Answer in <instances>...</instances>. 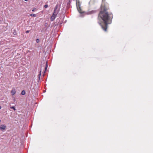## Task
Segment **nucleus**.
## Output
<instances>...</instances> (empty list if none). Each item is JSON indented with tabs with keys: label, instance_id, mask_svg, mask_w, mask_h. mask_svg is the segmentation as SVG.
<instances>
[{
	"label": "nucleus",
	"instance_id": "4468645a",
	"mask_svg": "<svg viewBox=\"0 0 153 153\" xmlns=\"http://www.w3.org/2000/svg\"><path fill=\"white\" fill-rule=\"evenodd\" d=\"M41 71H40V74H39V78H40V76H41Z\"/></svg>",
	"mask_w": 153,
	"mask_h": 153
},
{
	"label": "nucleus",
	"instance_id": "9b49d317",
	"mask_svg": "<svg viewBox=\"0 0 153 153\" xmlns=\"http://www.w3.org/2000/svg\"><path fill=\"white\" fill-rule=\"evenodd\" d=\"M48 5L47 4H45L44 5V7L45 8L48 7Z\"/></svg>",
	"mask_w": 153,
	"mask_h": 153
},
{
	"label": "nucleus",
	"instance_id": "f03ea898",
	"mask_svg": "<svg viewBox=\"0 0 153 153\" xmlns=\"http://www.w3.org/2000/svg\"><path fill=\"white\" fill-rule=\"evenodd\" d=\"M21 113L20 114V118L22 119L21 121V123H22L24 125H25L24 122L25 121V119L26 118V115H27V111L26 110V109L25 108L22 109L21 110V112H20Z\"/></svg>",
	"mask_w": 153,
	"mask_h": 153
},
{
	"label": "nucleus",
	"instance_id": "20e7f679",
	"mask_svg": "<svg viewBox=\"0 0 153 153\" xmlns=\"http://www.w3.org/2000/svg\"><path fill=\"white\" fill-rule=\"evenodd\" d=\"M76 5L77 7V10L80 13H82V12L81 11V9L80 7V5L79 3H77V2H76Z\"/></svg>",
	"mask_w": 153,
	"mask_h": 153
},
{
	"label": "nucleus",
	"instance_id": "f257e3e1",
	"mask_svg": "<svg viewBox=\"0 0 153 153\" xmlns=\"http://www.w3.org/2000/svg\"><path fill=\"white\" fill-rule=\"evenodd\" d=\"M107 9L105 6L102 5L101 6V10L99 14V18H100L103 21V25L101 23L98 22V23L100 25L101 27L105 31H106L108 25L111 23L113 18V15L112 14L109 13L107 11Z\"/></svg>",
	"mask_w": 153,
	"mask_h": 153
},
{
	"label": "nucleus",
	"instance_id": "aec40b11",
	"mask_svg": "<svg viewBox=\"0 0 153 153\" xmlns=\"http://www.w3.org/2000/svg\"><path fill=\"white\" fill-rule=\"evenodd\" d=\"M0 122H1V120H0Z\"/></svg>",
	"mask_w": 153,
	"mask_h": 153
},
{
	"label": "nucleus",
	"instance_id": "2eb2a0df",
	"mask_svg": "<svg viewBox=\"0 0 153 153\" xmlns=\"http://www.w3.org/2000/svg\"><path fill=\"white\" fill-rule=\"evenodd\" d=\"M29 32H30V31H29V30H27V31H26V33H29Z\"/></svg>",
	"mask_w": 153,
	"mask_h": 153
},
{
	"label": "nucleus",
	"instance_id": "423d86ee",
	"mask_svg": "<svg viewBox=\"0 0 153 153\" xmlns=\"http://www.w3.org/2000/svg\"><path fill=\"white\" fill-rule=\"evenodd\" d=\"M96 12V11L94 10H92L91 11H88L87 13V14H92Z\"/></svg>",
	"mask_w": 153,
	"mask_h": 153
},
{
	"label": "nucleus",
	"instance_id": "0eeeda50",
	"mask_svg": "<svg viewBox=\"0 0 153 153\" xmlns=\"http://www.w3.org/2000/svg\"><path fill=\"white\" fill-rule=\"evenodd\" d=\"M11 94L12 95H14L16 93V91L15 90H12L11 91Z\"/></svg>",
	"mask_w": 153,
	"mask_h": 153
},
{
	"label": "nucleus",
	"instance_id": "1a4fd4ad",
	"mask_svg": "<svg viewBox=\"0 0 153 153\" xmlns=\"http://www.w3.org/2000/svg\"><path fill=\"white\" fill-rule=\"evenodd\" d=\"M21 94L22 95H25V91L24 90H23L22 91Z\"/></svg>",
	"mask_w": 153,
	"mask_h": 153
},
{
	"label": "nucleus",
	"instance_id": "39448f33",
	"mask_svg": "<svg viewBox=\"0 0 153 153\" xmlns=\"http://www.w3.org/2000/svg\"><path fill=\"white\" fill-rule=\"evenodd\" d=\"M5 128L6 126L5 125H1L0 126V129L2 131H4Z\"/></svg>",
	"mask_w": 153,
	"mask_h": 153
},
{
	"label": "nucleus",
	"instance_id": "6ab92c4d",
	"mask_svg": "<svg viewBox=\"0 0 153 153\" xmlns=\"http://www.w3.org/2000/svg\"><path fill=\"white\" fill-rule=\"evenodd\" d=\"M25 1H27V0H24Z\"/></svg>",
	"mask_w": 153,
	"mask_h": 153
},
{
	"label": "nucleus",
	"instance_id": "7ed1b4c3",
	"mask_svg": "<svg viewBox=\"0 0 153 153\" xmlns=\"http://www.w3.org/2000/svg\"><path fill=\"white\" fill-rule=\"evenodd\" d=\"M57 7L58 5H56L55 7L53 15L51 18V21H53L55 19L57 15L59 13V10H57Z\"/></svg>",
	"mask_w": 153,
	"mask_h": 153
},
{
	"label": "nucleus",
	"instance_id": "6e6552de",
	"mask_svg": "<svg viewBox=\"0 0 153 153\" xmlns=\"http://www.w3.org/2000/svg\"><path fill=\"white\" fill-rule=\"evenodd\" d=\"M30 16L32 17H35L36 16V14L32 13L30 15Z\"/></svg>",
	"mask_w": 153,
	"mask_h": 153
},
{
	"label": "nucleus",
	"instance_id": "f3484780",
	"mask_svg": "<svg viewBox=\"0 0 153 153\" xmlns=\"http://www.w3.org/2000/svg\"><path fill=\"white\" fill-rule=\"evenodd\" d=\"M34 10H35L34 9L32 10V11H33H33H34Z\"/></svg>",
	"mask_w": 153,
	"mask_h": 153
},
{
	"label": "nucleus",
	"instance_id": "f8f14e48",
	"mask_svg": "<svg viewBox=\"0 0 153 153\" xmlns=\"http://www.w3.org/2000/svg\"><path fill=\"white\" fill-rule=\"evenodd\" d=\"M11 108L13 109L14 110H16L15 107L14 106H12V107H11Z\"/></svg>",
	"mask_w": 153,
	"mask_h": 153
},
{
	"label": "nucleus",
	"instance_id": "dca6fc26",
	"mask_svg": "<svg viewBox=\"0 0 153 153\" xmlns=\"http://www.w3.org/2000/svg\"><path fill=\"white\" fill-rule=\"evenodd\" d=\"M13 34L15 35H16V32H13Z\"/></svg>",
	"mask_w": 153,
	"mask_h": 153
},
{
	"label": "nucleus",
	"instance_id": "a211bd4d",
	"mask_svg": "<svg viewBox=\"0 0 153 153\" xmlns=\"http://www.w3.org/2000/svg\"><path fill=\"white\" fill-rule=\"evenodd\" d=\"M1 106H0V109H1Z\"/></svg>",
	"mask_w": 153,
	"mask_h": 153
},
{
	"label": "nucleus",
	"instance_id": "ddd939ff",
	"mask_svg": "<svg viewBox=\"0 0 153 153\" xmlns=\"http://www.w3.org/2000/svg\"><path fill=\"white\" fill-rule=\"evenodd\" d=\"M36 42H37V43H38V42H39V39H36Z\"/></svg>",
	"mask_w": 153,
	"mask_h": 153
},
{
	"label": "nucleus",
	"instance_id": "9d476101",
	"mask_svg": "<svg viewBox=\"0 0 153 153\" xmlns=\"http://www.w3.org/2000/svg\"><path fill=\"white\" fill-rule=\"evenodd\" d=\"M48 66V65L47 63V62L46 63V67L45 68V71H46V69L47 68Z\"/></svg>",
	"mask_w": 153,
	"mask_h": 153
}]
</instances>
